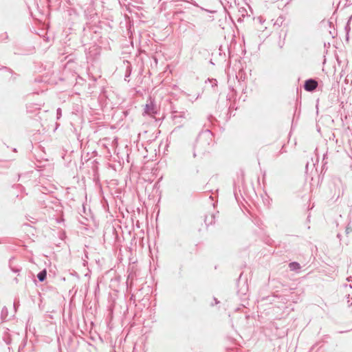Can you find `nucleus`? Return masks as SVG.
Masks as SVG:
<instances>
[{
    "mask_svg": "<svg viewBox=\"0 0 352 352\" xmlns=\"http://www.w3.org/2000/svg\"><path fill=\"white\" fill-rule=\"evenodd\" d=\"M212 133L208 129L201 132L198 135L195 144L194 146V157L196 156L195 151L204 153L207 150L208 147L212 142Z\"/></svg>",
    "mask_w": 352,
    "mask_h": 352,
    "instance_id": "obj_1",
    "label": "nucleus"
},
{
    "mask_svg": "<svg viewBox=\"0 0 352 352\" xmlns=\"http://www.w3.org/2000/svg\"><path fill=\"white\" fill-rule=\"evenodd\" d=\"M171 118L175 124L181 125L189 118V113L187 111L174 110L171 112Z\"/></svg>",
    "mask_w": 352,
    "mask_h": 352,
    "instance_id": "obj_2",
    "label": "nucleus"
},
{
    "mask_svg": "<svg viewBox=\"0 0 352 352\" xmlns=\"http://www.w3.org/2000/svg\"><path fill=\"white\" fill-rule=\"evenodd\" d=\"M318 85V81L314 78H309L305 80L304 84V89L307 91H314L316 90Z\"/></svg>",
    "mask_w": 352,
    "mask_h": 352,
    "instance_id": "obj_3",
    "label": "nucleus"
},
{
    "mask_svg": "<svg viewBox=\"0 0 352 352\" xmlns=\"http://www.w3.org/2000/svg\"><path fill=\"white\" fill-rule=\"evenodd\" d=\"M144 113L148 115V116H154L157 113V107L154 104L153 100H150V102L146 104L144 107Z\"/></svg>",
    "mask_w": 352,
    "mask_h": 352,
    "instance_id": "obj_4",
    "label": "nucleus"
},
{
    "mask_svg": "<svg viewBox=\"0 0 352 352\" xmlns=\"http://www.w3.org/2000/svg\"><path fill=\"white\" fill-rule=\"evenodd\" d=\"M289 267L291 271H297L300 269V265L297 262H292L289 264Z\"/></svg>",
    "mask_w": 352,
    "mask_h": 352,
    "instance_id": "obj_5",
    "label": "nucleus"
},
{
    "mask_svg": "<svg viewBox=\"0 0 352 352\" xmlns=\"http://www.w3.org/2000/svg\"><path fill=\"white\" fill-rule=\"evenodd\" d=\"M46 276H47V272L45 270L41 271L37 274V278L40 282L44 281L46 279Z\"/></svg>",
    "mask_w": 352,
    "mask_h": 352,
    "instance_id": "obj_6",
    "label": "nucleus"
},
{
    "mask_svg": "<svg viewBox=\"0 0 352 352\" xmlns=\"http://www.w3.org/2000/svg\"><path fill=\"white\" fill-rule=\"evenodd\" d=\"M184 14V12L182 11H175L173 13V16L176 19H179L180 21H184V19L182 17V14Z\"/></svg>",
    "mask_w": 352,
    "mask_h": 352,
    "instance_id": "obj_7",
    "label": "nucleus"
},
{
    "mask_svg": "<svg viewBox=\"0 0 352 352\" xmlns=\"http://www.w3.org/2000/svg\"><path fill=\"white\" fill-rule=\"evenodd\" d=\"M284 22V17L282 16H280L279 17L277 18V19L276 20L274 25V26H278V27H280L282 25H283V23Z\"/></svg>",
    "mask_w": 352,
    "mask_h": 352,
    "instance_id": "obj_8",
    "label": "nucleus"
},
{
    "mask_svg": "<svg viewBox=\"0 0 352 352\" xmlns=\"http://www.w3.org/2000/svg\"><path fill=\"white\" fill-rule=\"evenodd\" d=\"M8 316V309L6 307H3L1 310V318L3 320H6Z\"/></svg>",
    "mask_w": 352,
    "mask_h": 352,
    "instance_id": "obj_9",
    "label": "nucleus"
},
{
    "mask_svg": "<svg viewBox=\"0 0 352 352\" xmlns=\"http://www.w3.org/2000/svg\"><path fill=\"white\" fill-rule=\"evenodd\" d=\"M131 74V68L130 66H128L126 68V74H125V76H124L125 80H126V78L130 76Z\"/></svg>",
    "mask_w": 352,
    "mask_h": 352,
    "instance_id": "obj_10",
    "label": "nucleus"
},
{
    "mask_svg": "<svg viewBox=\"0 0 352 352\" xmlns=\"http://www.w3.org/2000/svg\"><path fill=\"white\" fill-rule=\"evenodd\" d=\"M57 119H59L62 115V111L60 108H58L56 110Z\"/></svg>",
    "mask_w": 352,
    "mask_h": 352,
    "instance_id": "obj_11",
    "label": "nucleus"
},
{
    "mask_svg": "<svg viewBox=\"0 0 352 352\" xmlns=\"http://www.w3.org/2000/svg\"><path fill=\"white\" fill-rule=\"evenodd\" d=\"M284 44H285L284 41H280V42L278 43L279 47H280V48H283V47Z\"/></svg>",
    "mask_w": 352,
    "mask_h": 352,
    "instance_id": "obj_12",
    "label": "nucleus"
},
{
    "mask_svg": "<svg viewBox=\"0 0 352 352\" xmlns=\"http://www.w3.org/2000/svg\"><path fill=\"white\" fill-rule=\"evenodd\" d=\"M327 157V153L324 154V155H323V161H324L326 160Z\"/></svg>",
    "mask_w": 352,
    "mask_h": 352,
    "instance_id": "obj_13",
    "label": "nucleus"
},
{
    "mask_svg": "<svg viewBox=\"0 0 352 352\" xmlns=\"http://www.w3.org/2000/svg\"><path fill=\"white\" fill-rule=\"evenodd\" d=\"M346 30L348 32L349 28V23H347L346 26L345 27Z\"/></svg>",
    "mask_w": 352,
    "mask_h": 352,
    "instance_id": "obj_14",
    "label": "nucleus"
},
{
    "mask_svg": "<svg viewBox=\"0 0 352 352\" xmlns=\"http://www.w3.org/2000/svg\"><path fill=\"white\" fill-rule=\"evenodd\" d=\"M214 300H215V303L216 304H218L219 302L217 300V299L214 298Z\"/></svg>",
    "mask_w": 352,
    "mask_h": 352,
    "instance_id": "obj_15",
    "label": "nucleus"
},
{
    "mask_svg": "<svg viewBox=\"0 0 352 352\" xmlns=\"http://www.w3.org/2000/svg\"><path fill=\"white\" fill-rule=\"evenodd\" d=\"M336 182L338 183H341V181L340 179H337Z\"/></svg>",
    "mask_w": 352,
    "mask_h": 352,
    "instance_id": "obj_16",
    "label": "nucleus"
},
{
    "mask_svg": "<svg viewBox=\"0 0 352 352\" xmlns=\"http://www.w3.org/2000/svg\"><path fill=\"white\" fill-rule=\"evenodd\" d=\"M12 270H13L14 272H18V270H14V269H12Z\"/></svg>",
    "mask_w": 352,
    "mask_h": 352,
    "instance_id": "obj_17",
    "label": "nucleus"
},
{
    "mask_svg": "<svg viewBox=\"0 0 352 352\" xmlns=\"http://www.w3.org/2000/svg\"><path fill=\"white\" fill-rule=\"evenodd\" d=\"M308 166H309V163H307V164H306V168H307Z\"/></svg>",
    "mask_w": 352,
    "mask_h": 352,
    "instance_id": "obj_18",
    "label": "nucleus"
},
{
    "mask_svg": "<svg viewBox=\"0 0 352 352\" xmlns=\"http://www.w3.org/2000/svg\"><path fill=\"white\" fill-rule=\"evenodd\" d=\"M349 287H350V288H352V285H351V284H350V285H349Z\"/></svg>",
    "mask_w": 352,
    "mask_h": 352,
    "instance_id": "obj_19",
    "label": "nucleus"
}]
</instances>
